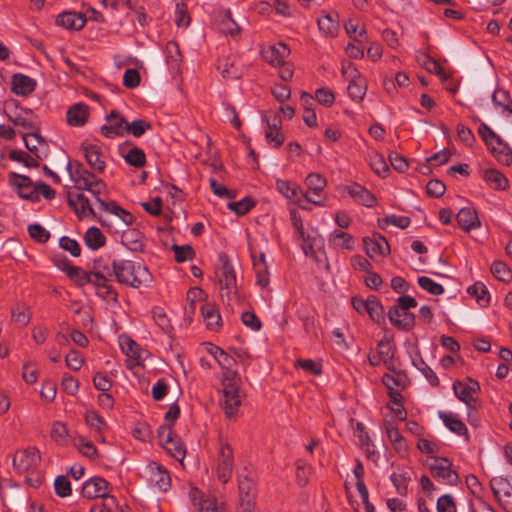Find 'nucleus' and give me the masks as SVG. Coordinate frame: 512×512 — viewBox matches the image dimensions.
Returning <instances> with one entry per match:
<instances>
[{"mask_svg":"<svg viewBox=\"0 0 512 512\" xmlns=\"http://www.w3.org/2000/svg\"><path fill=\"white\" fill-rule=\"evenodd\" d=\"M112 272L120 284L132 288L148 286L152 281V275L147 267L126 259L113 260Z\"/></svg>","mask_w":512,"mask_h":512,"instance_id":"nucleus-1","label":"nucleus"},{"mask_svg":"<svg viewBox=\"0 0 512 512\" xmlns=\"http://www.w3.org/2000/svg\"><path fill=\"white\" fill-rule=\"evenodd\" d=\"M67 169L74 187L80 191H87L97 202L101 200L100 194L106 190L105 182L94 172L87 170L81 162H69Z\"/></svg>","mask_w":512,"mask_h":512,"instance_id":"nucleus-2","label":"nucleus"},{"mask_svg":"<svg viewBox=\"0 0 512 512\" xmlns=\"http://www.w3.org/2000/svg\"><path fill=\"white\" fill-rule=\"evenodd\" d=\"M416 307L415 298L407 295L400 296L395 305L388 310L389 321L397 329L410 331L415 326V315L410 312V309Z\"/></svg>","mask_w":512,"mask_h":512,"instance_id":"nucleus-3","label":"nucleus"},{"mask_svg":"<svg viewBox=\"0 0 512 512\" xmlns=\"http://www.w3.org/2000/svg\"><path fill=\"white\" fill-rule=\"evenodd\" d=\"M241 379L232 370L225 371L222 378L223 386V409L228 417L235 415L241 406L240 395Z\"/></svg>","mask_w":512,"mask_h":512,"instance_id":"nucleus-4","label":"nucleus"},{"mask_svg":"<svg viewBox=\"0 0 512 512\" xmlns=\"http://www.w3.org/2000/svg\"><path fill=\"white\" fill-rule=\"evenodd\" d=\"M161 446L178 461H183L186 449L182 440L174 433L171 425H162L158 429Z\"/></svg>","mask_w":512,"mask_h":512,"instance_id":"nucleus-5","label":"nucleus"},{"mask_svg":"<svg viewBox=\"0 0 512 512\" xmlns=\"http://www.w3.org/2000/svg\"><path fill=\"white\" fill-rule=\"evenodd\" d=\"M431 476L447 485H457L460 481L459 475L452 470V463L448 458L434 456L428 465Z\"/></svg>","mask_w":512,"mask_h":512,"instance_id":"nucleus-6","label":"nucleus"},{"mask_svg":"<svg viewBox=\"0 0 512 512\" xmlns=\"http://www.w3.org/2000/svg\"><path fill=\"white\" fill-rule=\"evenodd\" d=\"M66 197L69 207L73 209L80 220L91 216L93 218H97L103 227L109 226L106 219L97 217L94 209L92 208L90 199L83 192L74 193L72 191H67Z\"/></svg>","mask_w":512,"mask_h":512,"instance_id":"nucleus-7","label":"nucleus"},{"mask_svg":"<svg viewBox=\"0 0 512 512\" xmlns=\"http://www.w3.org/2000/svg\"><path fill=\"white\" fill-rule=\"evenodd\" d=\"M216 275L221 290H227V295L236 289V274L226 253L221 252L218 255V263L216 265Z\"/></svg>","mask_w":512,"mask_h":512,"instance_id":"nucleus-8","label":"nucleus"},{"mask_svg":"<svg viewBox=\"0 0 512 512\" xmlns=\"http://www.w3.org/2000/svg\"><path fill=\"white\" fill-rule=\"evenodd\" d=\"M234 468L233 449L228 443L220 445L217 457L216 475L217 479L226 484L231 479Z\"/></svg>","mask_w":512,"mask_h":512,"instance_id":"nucleus-9","label":"nucleus"},{"mask_svg":"<svg viewBox=\"0 0 512 512\" xmlns=\"http://www.w3.org/2000/svg\"><path fill=\"white\" fill-rule=\"evenodd\" d=\"M239 512H253L255 506L256 485L251 477L244 476L238 479Z\"/></svg>","mask_w":512,"mask_h":512,"instance_id":"nucleus-10","label":"nucleus"},{"mask_svg":"<svg viewBox=\"0 0 512 512\" xmlns=\"http://www.w3.org/2000/svg\"><path fill=\"white\" fill-rule=\"evenodd\" d=\"M480 390L478 382L468 379L467 382L455 381L453 383V391L455 396L462 402H464L468 408L476 409L477 399L475 394Z\"/></svg>","mask_w":512,"mask_h":512,"instance_id":"nucleus-11","label":"nucleus"},{"mask_svg":"<svg viewBox=\"0 0 512 512\" xmlns=\"http://www.w3.org/2000/svg\"><path fill=\"white\" fill-rule=\"evenodd\" d=\"M148 481L161 492H167L171 487L169 471L156 462L147 465Z\"/></svg>","mask_w":512,"mask_h":512,"instance_id":"nucleus-12","label":"nucleus"},{"mask_svg":"<svg viewBox=\"0 0 512 512\" xmlns=\"http://www.w3.org/2000/svg\"><path fill=\"white\" fill-rule=\"evenodd\" d=\"M9 180L10 183L17 188L18 194L21 198L32 202L39 201V196H37V191L35 190V184H33L30 177L10 172Z\"/></svg>","mask_w":512,"mask_h":512,"instance_id":"nucleus-13","label":"nucleus"},{"mask_svg":"<svg viewBox=\"0 0 512 512\" xmlns=\"http://www.w3.org/2000/svg\"><path fill=\"white\" fill-rule=\"evenodd\" d=\"M80 149L84 153V157L90 168L96 173H103L106 162L101 147L97 144L83 142Z\"/></svg>","mask_w":512,"mask_h":512,"instance_id":"nucleus-14","label":"nucleus"},{"mask_svg":"<svg viewBox=\"0 0 512 512\" xmlns=\"http://www.w3.org/2000/svg\"><path fill=\"white\" fill-rule=\"evenodd\" d=\"M363 246L366 254L370 258L375 256H387L390 253L388 241L380 233H373L371 236L363 238Z\"/></svg>","mask_w":512,"mask_h":512,"instance_id":"nucleus-15","label":"nucleus"},{"mask_svg":"<svg viewBox=\"0 0 512 512\" xmlns=\"http://www.w3.org/2000/svg\"><path fill=\"white\" fill-rule=\"evenodd\" d=\"M107 124L101 127V133L107 138L114 136H123L126 133L128 122L116 110H113L106 116Z\"/></svg>","mask_w":512,"mask_h":512,"instance_id":"nucleus-16","label":"nucleus"},{"mask_svg":"<svg viewBox=\"0 0 512 512\" xmlns=\"http://www.w3.org/2000/svg\"><path fill=\"white\" fill-rule=\"evenodd\" d=\"M490 486L503 509L512 512V486L502 478L491 480Z\"/></svg>","mask_w":512,"mask_h":512,"instance_id":"nucleus-17","label":"nucleus"},{"mask_svg":"<svg viewBox=\"0 0 512 512\" xmlns=\"http://www.w3.org/2000/svg\"><path fill=\"white\" fill-rule=\"evenodd\" d=\"M109 485L104 478L92 477L83 484L82 495L88 499H102L109 496Z\"/></svg>","mask_w":512,"mask_h":512,"instance_id":"nucleus-18","label":"nucleus"},{"mask_svg":"<svg viewBox=\"0 0 512 512\" xmlns=\"http://www.w3.org/2000/svg\"><path fill=\"white\" fill-rule=\"evenodd\" d=\"M40 461V455L36 448L16 452L13 458V465L20 472H27L36 467Z\"/></svg>","mask_w":512,"mask_h":512,"instance_id":"nucleus-19","label":"nucleus"},{"mask_svg":"<svg viewBox=\"0 0 512 512\" xmlns=\"http://www.w3.org/2000/svg\"><path fill=\"white\" fill-rule=\"evenodd\" d=\"M290 50L284 43L269 46L262 51V56L271 65L279 66L284 64L285 59L289 56Z\"/></svg>","mask_w":512,"mask_h":512,"instance_id":"nucleus-20","label":"nucleus"},{"mask_svg":"<svg viewBox=\"0 0 512 512\" xmlns=\"http://www.w3.org/2000/svg\"><path fill=\"white\" fill-rule=\"evenodd\" d=\"M66 117L70 126H83L89 118V107L82 102L76 103L68 109Z\"/></svg>","mask_w":512,"mask_h":512,"instance_id":"nucleus-21","label":"nucleus"},{"mask_svg":"<svg viewBox=\"0 0 512 512\" xmlns=\"http://www.w3.org/2000/svg\"><path fill=\"white\" fill-rule=\"evenodd\" d=\"M201 314L209 330L217 331L222 326L221 315L214 303L201 304Z\"/></svg>","mask_w":512,"mask_h":512,"instance_id":"nucleus-22","label":"nucleus"},{"mask_svg":"<svg viewBox=\"0 0 512 512\" xmlns=\"http://www.w3.org/2000/svg\"><path fill=\"white\" fill-rule=\"evenodd\" d=\"M457 223L465 231L477 229L481 226V222L477 216L476 211L470 207L460 209L456 216Z\"/></svg>","mask_w":512,"mask_h":512,"instance_id":"nucleus-23","label":"nucleus"},{"mask_svg":"<svg viewBox=\"0 0 512 512\" xmlns=\"http://www.w3.org/2000/svg\"><path fill=\"white\" fill-rule=\"evenodd\" d=\"M62 270L66 272L67 276L70 279H73L76 284L80 287H83L87 284H92L95 287L96 284V276L93 271H84L80 267H62Z\"/></svg>","mask_w":512,"mask_h":512,"instance_id":"nucleus-24","label":"nucleus"},{"mask_svg":"<svg viewBox=\"0 0 512 512\" xmlns=\"http://www.w3.org/2000/svg\"><path fill=\"white\" fill-rule=\"evenodd\" d=\"M56 23L66 29L80 30L86 24V18L81 13L63 12L58 15Z\"/></svg>","mask_w":512,"mask_h":512,"instance_id":"nucleus-25","label":"nucleus"},{"mask_svg":"<svg viewBox=\"0 0 512 512\" xmlns=\"http://www.w3.org/2000/svg\"><path fill=\"white\" fill-rule=\"evenodd\" d=\"M35 87V80L26 75L18 73L12 76V91L16 95L27 96L35 90Z\"/></svg>","mask_w":512,"mask_h":512,"instance_id":"nucleus-26","label":"nucleus"},{"mask_svg":"<svg viewBox=\"0 0 512 512\" xmlns=\"http://www.w3.org/2000/svg\"><path fill=\"white\" fill-rule=\"evenodd\" d=\"M347 192L357 203L366 207H372L376 202L374 194L357 183L348 186Z\"/></svg>","mask_w":512,"mask_h":512,"instance_id":"nucleus-27","label":"nucleus"},{"mask_svg":"<svg viewBox=\"0 0 512 512\" xmlns=\"http://www.w3.org/2000/svg\"><path fill=\"white\" fill-rule=\"evenodd\" d=\"M98 203L101 210L117 216L124 225L128 226L134 222V216L115 201L106 202L101 199Z\"/></svg>","mask_w":512,"mask_h":512,"instance_id":"nucleus-28","label":"nucleus"},{"mask_svg":"<svg viewBox=\"0 0 512 512\" xmlns=\"http://www.w3.org/2000/svg\"><path fill=\"white\" fill-rule=\"evenodd\" d=\"M252 257L253 267L257 277V284L261 288H265L269 284V273L268 266L265 260V254L260 253L258 258H256L254 254H252Z\"/></svg>","mask_w":512,"mask_h":512,"instance_id":"nucleus-29","label":"nucleus"},{"mask_svg":"<svg viewBox=\"0 0 512 512\" xmlns=\"http://www.w3.org/2000/svg\"><path fill=\"white\" fill-rule=\"evenodd\" d=\"M121 242L128 249L134 252L142 251L144 248L143 236L139 231L134 229L124 231L121 237Z\"/></svg>","mask_w":512,"mask_h":512,"instance_id":"nucleus-30","label":"nucleus"},{"mask_svg":"<svg viewBox=\"0 0 512 512\" xmlns=\"http://www.w3.org/2000/svg\"><path fill=\"white\" fill-rule=\"evenodd\" d=\"M276 189L279 193H281L285 198L289 199L295 204H300L301 198L299 196V187L290 181L287 180H277L276 181Z\"/></svg>","mask_w":512,"mask_h":512,"instance_id":"nucleus-31","label":"nucleus"},{"mask_svg":"<svg viewBox=\"0 0 512 512\" xmlns=\"http://www.w3.org/2000/svg\"><path fill=\"white\" fill-rule=\"evenodd\" d=\"M484 180L493 189L505 190L508 187L509 181L503 173L497 169H487L484 171Z\"/></svg>","mask_w":512,"mask_h":512,"instance_id":"nucleus-32","label":"nucleus"},{"mask_svg":"<svg viewBox=\"0 0 512 512\" xmlns=\"http://www.w3.org/2000/svg\"><path fill=\"white\" fill-rule=\"evenodd\" d=\"M109 282L110 278L107 277H101L96 281L95 288L97 290V295L107 301L116 303L118 301V293Z\"/></svg>","mask_w":512,"mask_h":512,"instance_id":"nucleus-33","label":"nucleus"},{"mask_svg":"<svg viewBox=\"0 0 512 512\" xmlns=\"http://www.w3.org/2000/svg\"><path fill=\"white\" fill-rule=\"evenodd\" d=\"M395 350H396L395 346L387 339H382L378 343L377 352L383 358V363L386 366V368L391 371H395L394 364H393Z\"/></svg>","mask_w":512,"mask_h":512,"instance_id":"nucleus-34","label":"nucleus"},{"mask_svg":"<svg viewBox=\"0 0 512 512\" xmlns=\"http://www.w3.org/2000/svg\"><path fill=\"white\" fill-rule=\"evenodd\" d=\"M366 90V81L361 76L349 80L347 91L352 100L357 102L362 101L366 94Z\"/></svg>","mask_w":512,"mask_h":512,"instance_id":"nucleus-35","label":"nucleus"},{"mask_svg":"<svg viewBox=\"0 0 512 512\" xmlns=\"http://www.w3.org/2000/svg\"><path fill=\"white\" fill-rule=\"evenodd\" d=\"M491 152L501 164L509 166L512 163V149L501 139V144L492 143Z\"/></svg>","mask_w":512,"mask_h":512,"instance_id":"nucleus-36","label":"nucleus"},{"mask_svg":"<svg viewBox=\"0 0 512 512\" xmlns=\"http://www.w3.org/2000/svg\"><path fill=\"white\" fill-rule=\"evenodd\" d=\"M440 418L446 425V427L453 433L457 435H466L468 436V431L465 424L452 413H440Z\"/></svg>","mask_w":512,"mask_h":512,"instance_id":"nucleus-37","label":"nucleus"},{"mask_svg":"<svg viewBox=\"0 0 512 512\" xmlns=\"http://www.w3.org/2000/svg\"><path fill=\"white\" fill-rule=\"evenodd\" d=\"M85 244L92 250H97L105 245L106 238L97 227L89 228L84 235Z\"/></svg>","mask_w":512,"mask_h":512,"instance_id":"nucleus-38","label":"nucleus"},{"mask_svg":"<svg viewBox=\"0 0 512 512\" xmlns=\"http://www.w3.org/2000/svg\"><path fill=\"white\" fill-rule=\"evenodd\" d=\"M218 28L221 33L229 34L231 36H235L240 32V27L232 18L230 11H225L220 14Z\"/></svg>","mask_w":512,"mask_h":512,"instance_id":"nucleus-39","label":"nucleus"},{"mask_svg":"<svg viewBox=\"0 0 512 512\" xmlns=\"http://www.w3.org/2000/svg\"><path fill=\"white\" fill-rule=\"evenodd\" d=\"M301 101L305 107L303 121L309 127H315L317 125V116L314 110L309 107V105H312L313 97L307 92H302Z\"/></svg>","mask_w":512,"mask_h":512,"instance_id":"nucleus-40","label":"nucleus"},{"mask_svg":"<svg viewBox=\"0 0 512 512\" xmlns=\"http://www.w3.org/2000/svg\"><path fill=\"white\" fill-rule=\"evenodd\" d=\"M467 292L476 298L481 306H487L490 302V294L487 287L482 282H476L471 285Z\"/></svg>","mask_w":512,"mask_h":512,"instance_id":"nucleus-41","label":"nucleus"},{"mask_svg":"<svg viewBox=\"0 0 512 512\" xmlns=\"http://www.w3.org/2000/svg\"><path fill=\"white\" fill-rule=\"evenodd\" d=\"M24 115L31 116V117L29 118V117L23 116L22 114H19L16 117L8 116V119L15 126H20L25 130H28L31 132L38 130L39 129L38 125L36 124V122H34L32 120V117L34 115L33 112L31 110L27 109V110H24Z\"/></svg>","mask_w":512,"mask_h":512,"instance_id":"nucleus-42","label":"nucleus"},{"mask_svg":"<svg viewBox=\"0 0 512 512\" xmlns=\"http://www.w3.org/2000/svg\"><path fill=\"white\" fill-rule=\"evenodd\" d=\"M217 67L224 78L238 79L241 76L239 69L229 57L219 59Z\"/></svg>","mask_w":512,"mask_h":512,"instance_id":"nucleus-43","label":"nucleus"},{"mask_svg":"<svg viewBox=\"0 0 512 512\" xmlns=\"http://www.w3.org/2000/svg\"><path fill=\"white\" fill-rule=\"evenodd\" d=\"M386 434L390 442L393 444L394 449L399 454L407 452V444L401 435L400 431L396 427H387Z\"/></svg>","mask_w":512,"mask_h":512,"instance_id":"nucleus-44","label":"nucleus"},{"mask_svg":"<svg viewBox=\"0 0 512 512\" xmlns=\"http://www.w3.org/2000/svg\"><path fill=\"white\" fill-rule=\"evenodd\" d=\"M375 323L385 321L384 308L376 296H370V303L366 312Z\"/></svg>","mask_w":512,"mask_h":512,"instance_id":"nucleus-45","label":"nucleus"},{"mask_svg":"<svg viewBox=\"0 0 512 512\" xmlns=\"http://www.w3.org/2000/svg\"><path fill=\"white\" fill-rule=\"evenodd\" d=\"M329 241L336 247H341L347 250L353 249V237L346 232L335 230L331 233Z\"/></svg>","mask_w":512,"mask_h":512,"instance_id":"nucleus-46","label":"nucleus"},{"mask_svg":"<svg viewBox=\"0 0 512 512\" xmlns=\"http://www.w3.org/2000/svg\"><path fill=\"white\" fill-rule=\"evenodd\" d=\"M92 271L96 276L95 281L99 280L101 277L111 278L114 276L112 272V263L103 257H100L94 261Z\"/></svg>","mask_w":512,"mask_h":512,"instance_id":"nucleus-47","label":"nucleus"},{"mask_svg":"<svg viewBox=\"0 0 512 512\" xmlns=\"http://www.w3.org/2000/svg\"><path fill=\"white\" fill-rule=\"evenodd\" d=\"M127 164L130 166L141 168L146 164V155L144 151L136 146L132 147L124 156Z\"/></svg>","mask_w":512,"mask_h":512,"instance_id":"nucleus-48","label":"nucleus"},{"mask_svg":"<svg viewBox=\"0 0 512 512\" xmlns=\"http://www.w3.org/2000/svg\"><path fill=\"white\" fill-rule=\"evenodd\" d=\"M318 27L325 35L334 36L339 28L338 21L333 19L330 14L324 15L318 19Z\"/></svg>","mask_w":512,"mask_h":512,"instance_id":"nucleus-49","label":"nucleus"},{"mask_svg":"<svg viewBox=\"0 0 512 512\" xmlns=\"http://www.w3.org/2000/svg\"><path fill=\"white\" fill-rule=\"evenodd\" d=\"M305 183L308 191H312L315 195H318L326 187V179L318 173H310L306 177Z\"/></svg>","mask_w":512,"mask_h":512,"instance_id":"nucleus-50","label":"nucleus"},{"mask_svg":"<svg viewBox=\"0 0 512 512\" xmlns=\"http://www.w3.org/2000/svg\"><path fill=\"white\" fill-rule=\"evenodd\" d=\"M491 272L500 281L509 282L512 280V271L502 261H494L491 265Z\"/></svg>","mask_w":512,"mask_h":512,"instance_id":"nucleus-51","label":"nucleus"},{"mask_svg":"<svg viewBox=\"0 0 512 512\" xmlns=\"http://www.w3.org/2000/svg\"><path fill=\"white\" fill-rule=\"evenodd\" d=\"M369 162L373 171L379 176L384 177L389 171L386 161L378 152H372L369 155Z\"/></svg>","mask_w":512,"mask_h":512,"instance_id":"nucleus-52","label":"nucleus"},{"mask_svg":"<svg viewBox=\"0 0 512 512\" xmlns=\"http://www.w3.org/2000/svg\"><path fill=\"white\" fill-rule=\"evenodd\" d=\"M152 129V124L144 119H136L128 123L126 133L132 134L134 137H141L146 131Z\"/></svg>","mask_w":512,"mask_h":512,"instance_id":"nucleus-53","label":"nucleus"},{"mask_svg":"<svg viewBox=\"0 0 512 512\" xmlns=\"http://www.w3.org/2000/svg\"><path fill=\"white\" fill-rule=\"evenodd\" d=\"M255 204L256 202L251 197H245L240 201L228 203L227 207L237 215L242 216L248 213Z\"/></svg>","mask_w":512,"mask_h":512,"instance_id":"nucleus-54","label":"nucleus"},{"mask_svg":"<svg viewBox=\"0 0 512 512\" xmlns=\"http://www.w3.org/2000/svg\"><path fill=\"white\" fill-rule=\"evenodd\" d=\"M117 506L118 504L116 498L112 495H109L94 503L90 508V512H113Z\"/></svg>","mask_w":512,"mask_h":512,"instance_id":"nucleus-55","label":"nucleus"},{"mask_svg":"<svg viewBox=\"0 0 512 512\" xmlns=\"http://www.w3.org/2000/svg\"><path fill=\"white\" fill-rule=\"evenodd\" d=\"M9 158L12 161L23 163L26 167H38L39 162L37 159L22 150H11L9 152Z\"/></svg>","mask_w":512,"mask_h":512,"instance_id":"nucleus-56","label":"nucleus"},{"mask_svg":"<svg viewBox=\"0 0 512 512\" xmlns=\"http://www.w3.org/2000/svg\"><path fill=\"white\" fill-rule=\"evenodd\" d=\"M392 483L394 484L397 492L401 496H405L408 492V482L410 476L408 473H392L390 476Z\"/></svg>","mask_w":512,"mask_h":512,"instance_id":"nucleus-57","label":"nucleus"},{"mask_svg":"<svg viewBox=\"0 0 512 512\" xmlns=\"http://www.w3.org/2000/svg\"><path fill=\"white\" fill-rule=\"evenodd\" d=\"M413 365L425 376L432 386L439 385V379L435 372L424 362L423 359L413 360Z\"/></svg>","mask_w":512,"mask_h":512,"instance_id":"nucleus-58","label":"nucleus"},{"mask_svg":"<svg viewBox=\"0 0 512 512\" xmlns=\"http://www.w3.org/2000/svg\"><path fill=\"white\" fill-rule=\"evenodd\" d=\"M478 134L489 147L492 143L501 144V138L485 123H481L478 128Z\"/></svg>","mask_w":512,"mask_h":512,"instance_id":"nucleus-59","label":"nucleus"},{"mask_svg":"<svg viewBox=\"0 0 512 512\" xmlns=\"http://www.w3.org/2000/svg\"><path fill=\"white\" fill-rule=\"evenodd\" d=\"M172 250L175 253V260L178 263H182L187 260H191L195 256V251L191 245L179 246L177 244H174L172 246Z\"/></svg>","mask_w":512,"mask_h":512,"instance_id":"nucleus-60","label":"nucleus"},{"mask_svg":"<svg viewBox=\"0 0 512 512\" xmlns=\"http://www.w3.org/2000/svg\"><path fill=\"white\" fill-rule=\"evenodd\" d=\"M419 286L432 295H441L444 293V288L441 284L434 282L431 278L421 276L418 278Z\"/></svg>","mask_w":512,"mask_h":512,"instance_id":"nucleus-61","label":"nucleus"},{"mask_svg":"<svg viewBox=\"0 0 512 512\" xmlns=\"http://www.w3.org/2000/svg\"><path fill=\"white\" fill-rule=\"evenodd\" d=\"M85 421L99 434L107 427L104 419L95 411H88L85 415Z\"/></svg>","mask_w":512,"mask_h":512,"instance_id":"nucleus-62","label":"nucleus"},{"mask_svg":"<svg viewBox=\"0 0 512 512\" xmlns=\"http://www.w3.org/2000/svg\"><path fill=\"white\" fill-rule=\"evenodd\" d=\"M29 236L39 243H46L50 238V233L40 224H31L28 226Z\"/></svg>","mask_w":512,"mask_h":512,"instance_id":"nucleus-63","label":"nucleus"},{"mask_svg":"<svg viewBox=\"0 0 512 512\" xmlns=\"http://www.w3.org/2000/svg\"><path fill=\"white\" fill-rule=\"evenodd\" d=\"M167 62L172 65L173 68L179 66L181 61V53L178 44L174 41H170L166 45Z\"/></svg>","mask_w":512,"mask_h":512,"instance_id":"nucleus-64","label":"nucleus"}]
</instances>
